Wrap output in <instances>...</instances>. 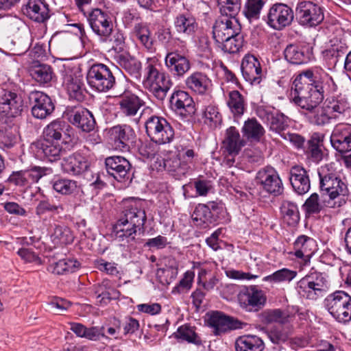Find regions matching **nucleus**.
Listing matches in <instances>:
<instances>
[{"label": "nucleus", "mask_w": 351, "mask_h": 351, "mask_svg": "<svg viewBox=\"0 0 351 351\" xmlns=\"http://www.w3.org/2000/svg\"><path fill=\"white\" fill-rule=\"evenodd\" d=\"M68 128L60 120L51 122L43 130V138L31 144L32 153L39 160L54 161L59 159L65 149L72 145Z\"/></svg>", "instance_id": "obj_1"}, {"label": "nucleus", "mask_w": 351, "mask_h": 351, "mask_svg": "<svg viewBox=\"0 0 351 351\" xmlns=\"http://www.w3.org/2000/svg\"><path fill=\"white\" fill-rule=\"evenodd\" d=\"M145 221V212L141 208L140 203L133 200L128 202L121 217L112 227L114 240L122 245H128L134 241L137 230L143 228Z\"/></svg>", "instance_id": "obj_2"}, {"label": "nucleus", "mask_w": 351, "mask_h": 351, "mask_svg": "<svg viewBox=\"0 0 351 351\" xmlns=\"http://www.w3.org/2000/svg\"><path fill=\"white\" fill-rule=\"evenodd\" d=\"M318 175L320 193L325 198L326 206L336 208L345 204V197L349 193L346 178L326 167H321Z\"/></svg>", "instance_id": "obj_3"}, {"label": "nucleus", "mask_w": 351, "mask_h": 351, "mask_svg": "<svg viewBox=\"0 0 351 351\" xmlns=\"http://www.w3.org/2000/svg\"><path fill=\"white\" fill-rule=\"evenodd\" d=\"M161 64L156 56L147 58L144 69L143 87L158 100L162 101L171 86L169 76L160 69Z\"/></svg>", "instance_id": "obj_4"}, {"label": "nucleus", "mask_w": 351, "mask_h": 351, "mask_svg": "<svg viewBox=\"0 0 351 351\" xmlns=\"http://www.w3.org/2000/svg\"><path fill=\"white\" fill-rule=\"evenodd\" d=\"M330 283L324 273L312 271L302 278L295 285L298 295L304 299L316 300L329 290Z\"/></svg>", "instance_id": "obj_5"}, {"label": "nucleus", "mask_w": 351, "mask_h": 351, "mask_svg": "<svg viewBox=\"0 0 351 351\" xmlns=\"http://www.w3.org/2000/svg\"><path fill=\"white\" fill-rule=\"evenodd\" d=\"M303 83L295 77L291 92V100L300 108L302 114L319 105L324 99V94L319 90L315 88L314 86Z\"/></svg>", "instance_id": "obj_6"}, {"label": "nucleus", "mask_w": 351, "mask_h": 351, "mask_svg": "<svg viewBox=\"0 0 351 351\" xmlns=\"http://www.w3.org/2000/svg\"><path fill=\"white\" fill-rule=\"evenodd\" d=\"M88 86L99 93H106L115 85L116 80L110 69L104 64L97 63L90 66L86 73Z\"/></svg>", "instance_id": "obj_7"}, {"label": "nucleus", "mask_w": 351, "mask_h": 351, "mask_svg": "<svg viewBox=\"0 0 351 351\" xmlns=\"http://www.w3.org/2000/svg\"><path fill=\"white\" fill-rule=\"evenodd\" d=\"M329 313L339 322L348 323L351 320V296L344 291H336L324 300Z\"/></svg>", "instance_id": "obj_8"}, {"label": "nucleus", "mask_w": 351, "mask_h": 351, "mask_svg": "<svg viewBox=\"0 0 351 351\" xmlns=\"http://www.w3.org/2000/svg\"><path fill=\"white\" fill-rule=\"evenodd\" d=\"M145 132L151 141L156 144L169 143L174 138V130L162 117L152 115L145 122Z\"/></svg>", "instance_id": "obj_9"}, {"label": "nucleus", "mask_w": 351, "mask_h": 351, "mask_svg": "<svg viewBox=\"0 0 351 351\" xmlns=\"http://www.w3.org/2000/svg\"><path fill=\"white\" fill-rule=\"evenodd\" d=\"M300 80L308 85L314 86L315 88L324 94V89L330 92L335 91L337 85L332 77L324 69L319 67H314L302 71L296 76Z\"/></svg>", "instance_id": "obj_10"}, {"label": "nucleus", "mask_w": 351, "mask_h": 351, "mask_svg": "<svg viewBox=\"0 0 351 351\" xmlns=\"http://www.w3.org/2000/svg\"><path fill=\"white\" fill-rule=\"evenodd\" d=\"M62 86L69 99L78 101L84 99V86L81 72L78 68L64 66L62 71Z\"/></svg>", "instance_id": "obj_11"}, {"label": "nucleus", "mask_w": 351, "mask_h": 351, "mask_svg": "<svg viewBox=\"0 0 351 351\" xmlns=\"http://www.w3.org/2000/svg\"><path fill=\"white\" fill-rule=\"evenodd\" d=\"M293 19L294 13L291 8L285 3H276L268 10L265 21L271 29L280 31L289 26Z\"/></svg>", "instance_id": "obj_12"}, {"label": "nucleus", "mask_w": 351, "mask_h": 351, "mask_svg": "<svg viewBox=\"0 0 351 351\" xmlns=\"http://www.w3.org/2000/svg\"><path fill=\"white\" fill-rule=\"evenodd\" d=\"M89 26L102 42H107L113 29V23L109 14L101 9H93L86 15Z\"/></svg>", "instance_id": "obj_13"}, {"label": "nucleus", "mask_w": 351, "mask_h": 351, "mask_svg": "<svg viewBox=\"0 0 351 351\" xmlns=\"http://www.w3.org/2000/svg\"><path fill=\"white\" fill-rule=\"evenodd\" d=\"M24 108V101L21 95L6 89L0 90L1 119H16L21 116Z\"/></svg>", "instance_id": "obj_14"}, {"label": "nucleus", "mask_w": 351, "mask_h": 351, "mask_svg": "<svg viewBox=\"0 0 351 351\" xmlns=\"http://www.w3.org/2000/svg\"><path fill=\"white\" fill-rule=\"evenodd\" d=\"M296 12L300 24L308 27L318 25L324 19L321 6L311 1L300 2Z\"/></svg>", "instance_id": "obj_15"}, {"label": "nucleus", "mask_w": 351, "mask_h": 351, "mask_svg": "<svg viewBox=\"0 0 351 351\" xmlns=\"http://www.w3.org/2000/svg\"><path fill=\"white\" fill-rule=\"evenodd\" d=\"M241 32V25L235 16L221 15L215 22L213 36L217 43Z\"/></svg>", "instance_id": "obj_16"}, {"label": "nucleus", "mask_w": 351, "mask_h": 351, "mask_svg": "<svg viewBox=\"0 0 351 351\" xmlns=\"http://www.w3.org/2000/svg\"><path fill=\"white\" fill-rule=\"evenodd\" d=\"M266 300L263 291L254 285L245 287L239 295L241 306L248 312L258 311L265 305Z\"/></svg>", "instance_id": "obj_17"}, {"label": "nucleus", "mask_w": 351, "mask_h": 351, "mask_svg": "<svg viewBox=\"0 0 351 351\" xmlns=\"http://www.w3.org/2000/svg\"><path fill=\"white\" fill-rule=\"evenodd\" d=\"M51 171L48 168L34 166L27 169L13 171L8 181L16 186H27L38 182L42 177L50 173Z\"/></svg>", "instance_id": "obj_18"}, {"label": "nucleus", "mask_w": 351, "mask_h": 351, "mask_svg": "<svg viewBox=\"0 0 351 351\" xmlns=\"http://www.w3.org/2000/svg\"><path fill=\"white\" fill-rule=\"evenodd\" d=\"M349 47L346 40L335 37L330 40L326 49L322 51L323 59L329 69H333L342 57L346 56Z\"/></svg>", "instance_id": "obj_19"}, {"label": "nucleus", "mask_w": 351, "mask_h": 351, "mask_svg": "<svg viewBox=\"0 0 351 351\" xmlns=\"http://www.w3.org/2000/svg\"><path fill=\"white\" fill-rule=\"evenodd\" d=\"M218 210H220V213L224 218L227 213L222 206H218L215 202L209 204H198L191 216L194 224L200 228H208L213 221L214 214L215 213H218Z\"/></svg>", "instance_id": "obj_20"}, {"label": "nucleus", "mask_w": 351, "mask_h": 351, "mask_svg": "<svg viewBox=\"0 0 351 351\" xmlns=\"http://www.w3.org/2000/svg\"><path fill=\"white\" fill-rule=\"evenodd\" d=\"M256 182L268 193L279 195L283 190L281 179L276 171L270 167L261 169L256 174Z\"/></svg>", "instance_id": "obj_21"}, {"label": "nucleus", "mask_w": 351, "mask_h": 351, "mask_svg": "<svg viewBox=\"0 0 351 351\" xmlns=\"http://www.w3.org/2000/svg\"><path fill=\"white\" fill-rule=\"evenodd\" d=\"M165 64L169 71L176 77H183L191 68V62L187 56L178 51L168 52Z\"/></svg>", "instance_id": "obj_22"}, {"label": "nucleus", "mask_w": 351, "mask_h": 351, "mask_svg": "<svg viewBox=\"0 0 351 351\" xmlns=\"http://www.w3.org/2000/svg\"><path fill=\"white\" fill-rule=\"evenodd\" d=\"M332 147L341 154L351 151V125L339 123L333 128L330 135Z\"/></svg>", "instance_id": "obj_23"}, {"label": "nucleus", "mask_w": 351, "mask_h": 351, "mask_svg": "<svg viewBox=\"0 0 351 351\" xmlns=\"http://www.w3.org/2000/svg\"><path fill=\"white\" fill-rule=\"evenodd\" d=\"M109 134L115 149L121 151L128 150L130 145L136 139L134 130L127 124L113 126L110 129Z\"/></svg>", "instance_id": "obj_24"}, {"label": "nucleus", "mask_w": 351, "mask_h": 351, "mask_svg": "<svg viewBox=\"0 0 351 351\" xmlns=\"http://www.w3.org/2000/svg\"><path fill=\"white\" fill-rule=\"evenodd\" d=\"M208 325L214 329L215 335H220L228 330L241 328L242 323L233 317L226 315L219 311L207 313Z\"/></svg>", "instance_id": "obj_25"}, {"label": "nucleus", "mask_w": 351, "mask_h": 351, "mask_svg": "<svg viewBox=\"0 0 351 351\" xmlns=\"http://www.w3.org/2000/svg\"><path fill=\"white\" fill-rule=\"evenodd\" d=\"M29 99L33 104L32 115L37 119H43L50 115L54 110L55 106L51 99L40 91H32Z\"/></svg>", "instance_id": "obj_26"}, {"label": "nucleus", "mask_w": 351, "mask_h": 351, "mask_svg": "<svg viewBox=\"0 0 351 351\" xmlns=\"http://www.w3.org/2000/svg\"><path fill=\"white\" fill-rule=\"evenodd\" d=\"M171 108L182 117H187L195 112V104L190 95L184 90H175L170 98Z\"/></svg>", "instance_id": "obj_27"}, {"label": "nucleus", "mask_w": 351, "mask_h": 351, "mask_svg": "<svg viewBox=\"0 0 351 351\" xmlns=\"http://www.w3.org/2000/svg\"><path fill=\"white\" fill-rule=\"evenodd\" d=\"M130 37L150 53L155 51V40L149 25L145 22L135 23L130 32Z\"/></svg>", "instance_id": "obj_28"}, {"label": "nucleus", "mask_w": 351, "mask_h": 351, "mask_svg": "<svg viewBox=\"0 0 351 351\" xmlns=\"http://www.w3.org/2000/svg\"><path fill=\"white\" fill-rule=\"evenodd\" d=\"M67 119L70 123L81 129L83 132H89L94 130L95 121L93 114L82 106L68 110Z\"/></svg>", "instance_id": "obj_29"}, {"label": "nucleus", "mask_w": 351, "mask_h": 351, "mask_svg": "<svg viewBox=\"0 0 351 351\" xmlns=\"http://www.w3.org/2000/svg\"><path fill=\"white\" fill-rule=\"evenodd\" d=\"M244 79L251 84H260L263 74L261 64L256 56L247 54L243 58L241 66Z\"/></svg>", "instance_id": "obj_30"}, {"label": "nucleus", "mask_w": 351, "mask_h": 351, "mask_svg": "<svg viewBox=\"0 0 351 351\" xmlns=\"http://www.w3.org/2000/svg\"><path fill=\"white\" fill-rule=\"evenodd\" d=\"M22 10L29 19L37 23H44L50 17L49 5L45 0H28Z\"/></svg>", "instance_id": "obj_31"}, {"label": "nucleus", "mask_w": 351, "mask_h": 351, "mask_svg": "<svg viewBox=\"0 0 351 351\" xmlns=\"http://www.w3.org/2000/svg\"><path fill=\"white\" fill-rule=\"evenodd\" d=\"M107 172L119 182L128 178L131 169L130 162L122 156H113L108 157L105 161Z\"/></svg>", "instance_id": "obj_32"}, {"label": "nucleus", "mask_w": 351, "mask_h": 351, "mask_svg": "<svg viewBox=\"0 0 351 351\" xmlns=\"http://www.w3.org/2000/svg\"><path fill=\"white\" fill-rule=\"evenodd\" d=\"M258 116L266 121L271 130L279 134L282 136L283 132H287L289 125V119L283 114L273 112L271 110L260 108L257 110Z\"/></svg>", "instance_id": "obj_33"}, {"label": "nucleus", "mask_w": 351, "mask_h": 351, "mask_svg": "<svg viewBox=\"0 0 351 351\" xmlns=\"http://www.w3.org/2000/svg\"><path fill=\"white\" fill-rule=\"evenodd\" d=\"M61 166L64 173L71 176H80L87 171L89 162L84 156L75 153L64 158Z\"/></svg>", "instance_id": "obj_34"}, {"label": "nucleus", "mask_w": 351, "mask_h": 351, "mask_svg": "<svg viewBox=\"0 0 351 351\" xmlns=\"http://www.w3.org/2000/svg\"><path fill=\"white\" fill-rule=\"evenodd\" d=\"M285 58L293 64L308 62L313 56L312 49L308 46L290 44L284 50Z\"/></svg>", "instance_id": "obj_35"}, {"label": "nucleus", "mask_w": 351, "mask_h": 351, "mask_svg": "<svg viewBox=\"0 0 351 351\" xmlns=\"http://www.w3.org/2000/svg\"><path fill=\"white\" fill-rule=\"evenodd\" d=\"M316 241L306 235L299 236L293 243V254L297 258L306 262L316 251Z\"/></svg>", "instance_id": "obj_36"}, {"label": "nucleus", "mask_w": 351, "mask_h": 351, "mask_svg": "<svg viewBox=\"0 0 351 351\" xmlns=\"http://www.w3.org/2000/svg\"><path fill=\"white\" fill-rule=\"evenodd\" d=\"M289 180L293 190L298 195L306 193L311 188L308 174L300 166L293 167L289 172Z\"/></svg>", "instance_id": "obj_37"}, {"label": "nucleus", "mask_w": 351, "mask_h": 351, "mask_svg": "<svg viewBox=\"0 0 351 351\" xmlns=\"http://www.w3.org/2000/svg\"><path fill=\"white\" fill-rule=\"evenodd\" d=\"M144 104V101L137 95L125 93L119 96L117 105L119 112L125 117H134Z\"/></svg>", "instance_id": "obj_38"}, {"label": "nucleus", "mask_w": 351, "mask_h": 351, "mask_svg": "<svg viewBox=\"0 0 351 351\" xmlns=\"http://www.w3.org/2000/svg\"><path fill=\"white\" fill-rule=\"evenodd\" d=\"M19 128L14 119H0V143L6 148L16 143Z\"/></svg>", "instance_id": "obj_39"}, {"label": "nucleus", "mask_w": 351, "mask_h": 351, "mask_svg": "<svg viewBox=\"0 0 351 351\" xmlns=\"http://www.w3.org/2000/svg\"><path fill=\"white\" fill-rule=\"evenodd\" d=\"M211 84L212 81L208 75L200 71L192 73L185 80V85L187 88L199 95L206 93Z\"/></svg>", "instance_id": "obj_40"}, {"label": "nucleus", "mask_w": 351, "mask_h": 351, "mask_svg": "<svg viewBox=\"0 0 351 351\" xmlns=\"http://www.w3.org/2000/svg\"><path fill=\"white\" fill-rule=\"evenodd\" d=\"M174 27L178 34L193 36L198 29L195 18L190 13L179 14L174 19Z\"/></svg>", "instance_id": "obj_41"}, {"label": "nucleus", "mask_w": 351, "mask_h": 351, "mask_svg": "<svg viewBox=\"0 0 351 351\" xmlns=\"http://www.w3.org/2000/svg\"><path fill=\"white\" fill-rule=\"evenodd\" d=\"M323 141L324 135L315 132L307 142L306 154L313 162L318 163L324 158Z\"/></svg>", "instance_id": "obj_42"}, {"label": "nucleus", "mask_w": 351, "mask_h": 351, "mask_svg": "<svg viewBox=\"0 0 351 351\" xmlns=\"http://www.w3.org/2000/svg\"><path fill=\"white\" fill-rule=\"evenodd\" d=\"M236 351H263L265 343L256 335H246L238 337L235 341Z\"/></svg>", "instance_id": "obj_43"}, {"label": "nucleus", "mask_w": 351, "mask_h": 351, "mask_svg": "<svg viewBox=\"0 0 351 351\" xmlns=\"http://www.w3.org/2000/svg\"><path fill=\"white\" fill-rule=\"evenodd\" d=\"M222 143L223 147L230 155L237 154L244 145L239 131L234 127L226 130Z\"/></svg>", "instance_id": "obj_44"}, {"label": "nucleus", "mask_w": 351, "mask_h": 351, "mask_svg": "<svg viewBox=\"0 0 351 351\" xmlns=\"http://www.w3.org/2000/svg\"><path fill=\"white\" fill-rule=\"evenodd\" d=\"M303 115L310 123L317 126H324L333 119L326 106L322 107L319 105L306 111Z\"/></svg>", "instance_id": "obj_45"}, {"label": "nucleus", "mask_w": 351, "mask_h": 351, "mask_svg": "<svg viewBox=\"0 0 351 351\" xmlns=\"http://www.w3.org/2000/svg\"><path fill=\"white\" fill-rule=\"evenodd\" d=\"M120 66L125 71L132 77L140 80L141 74V62L128 53L121 54L117 57Z\"/></svg>", "instance_id": "obj_46"}, {"label": "nucleus", "mask_w": 351, "mask_h": 351, "mask_svg": "<svg viewBox=\"0 0 351 351\" xmlns=\"http://www.w3.org/2000/svg\"><path fill=\"white\" fill-rule=\"evenodd\" d=\"M29 74L33 80L41 85L49 84L55 76L52 67L46 64L32 66Z\"/></svg>", "instance_id": "obj_47"}, {"label": "nucleus", "mask_w": 351, "mask_h": 351, "mask_svg": "<svg viewBox=\"0 0 351 351\" xmlns=\"http://www.w3.org/2000/svg\"><path fill=\"white\" fill-rule=\"evenodd\" d=\"M325 106L333 119L338 118L349 109L347 99L341 95L328 97L325 101Z\"/></svg>", "instance_id": "obj_48"}, {"label": "nucleus", "mask_w": 351, "mask_h": 351, "mask_svg": "<svg viewBox=\"0 0 351 351\" xmlns=\"http://www.w3.org/2000/svg\"><path fill=\"white\" fill-rule=\"evenodd\" d=\"M244 137L251 142H258L265 134V130L256 119L245 121L242 128Z\"/></svg>", "instance_id": "obj_49"}, {"label": "nucleus", "mask_w": 351, "mask_h": 351, "mask_svg": "<svg viewBox=\"0 0 351 351\" xmlns=\"http://www.w3.org/2000/svg\"><path fill=\"white\" fill-rule=\"evenodd\" d=\"M79 267L80 263L77 260L66 258L51 263L48 271L56 275H63L76 271Z\"/></svg>", "instance_id": "obj_50"}, {"label": "nucleus", "mask_w": 351, "mask_h": 351, "mask_svg": "<svg viewBox=\"0 0 351 351\" xmlns=\"http://www.w3.org/2000/svg\"><path fill=\"white\" fill-rule=\"evenodd\" d=\"M280 211L285 223L291 226L298 224L300 221V213L295 203L287 200L283 201Z\"/></svg>", "instance_id": "obj_51"}, {"label": "nucleus", "mask_w": 351, "mask_h": 351, "mask_svg": "<svg viewBox=\"0 0 351 351\" xmlns=\"http://www.w3.org/2000/svg\"><path fill=\"white\" fill-rule=\"evenodd\" d=\"M226 103L234 116H241L243 114L245 101L239 91L236 90L228 91Z\"/></svg>", "instance_id": "obj_52"}, {"label": "nucleus", "mask_w": 351, "mask_h": 351, "mask_svg": "<svg viewBox=\"0 0 351 351\" xmlns=\"http://www.w3.org/2000/svg\"><path fill=\"white\" fill-rule=\"evenodd\" d=\"M174 335L177 339L186 341L189 343H194L197 346L202 343L200 337L196 332L195 327L189 324H184L180 326Z\"/></svg>", "instance_id": "obj_53"}, {"label": "nucleus", "mask_w": 351, "mask_h": 351, "mask_svg": "<svg viewBox=\"0 0 351 351\" xmlns=\"http://www.w3.org/2000/svg\"><path fill=\"white\" fill-rule=\"evenodd\" d=\"M51 238L55 245H67L73 242L74 236L68 227L55 225Z\"/></svg>", "instance_id": "obj_54"}, {"label": "nucleus", "mask_w": 351, "mask_h": 351, "mask_svg": "<svg viewBox=\"0 0 351 351\" xmlns=\"http://www.w3.org/2000/svg\"><path fill=\"white\" fill-rule=\"evenodd\" d=\"M163 167L167 171L178 176H184L189 171L187 165L182 163L178 154L163 158Z\"/></svg>", "instance_id": "obj_55"}, {"label": "nucleus", "mask_w": 351, "mask_h": 351, "mask_svg": "<svg viewBox=\"0 0 351 351\" xmlns=\"http://www.w3.org/2000/svg\"><path fill=\"white\" fill-rule=\"evenodd\" d=\"M297 271L287 268H282L276 271L273 274L265 276L263 280L269 282L271 284H278L282 282H290L297 276Z\"/></svg>", "instance_id": "obj_56"}, {"label": "nucleus", "mask_w": 351, "mask_h": 351, "mask_svg": "<svg viewBox=\"0 0 351 351\" xmlns=\"http://www.w3.org/2000/svg\"><path fill=\"white\" fill-rule=\"evenodd\" d=\"M202 119L205 124L212 128H215L221 125L222 116L217 106L213 104L208 105L203 110Z\"/></svg>", "instance_id": "obj_57"}, {"label": "nucleus", "mask_w": 351, "mask_h": 351, "mask_svg": "<svg viewBox=\"0 0 351 351\" xmlns=\"http://www.w3.org/2000/svg\"><path fill=\"white\" fill-rule=\"evenodd\" d=\"M265 4L264 0H246L243 10V14L250 21L258 20Z\"/></svg>", "instance_id": "obj_58"}, {"label": "nucleus", "mask_w": 351, "mask_h": 351, "mask_svg": "<svg viewBox=\"0 0 351 351\" xmlns=\"http://www.w3.org/2000/svg\"><path fill=\"white\" fill-rule=\"evenodd\" d=\"M54 191L62 195H71L77 191V182L69 179L59 178L52 181Z\"/></svg>", "instance_id": "obj_59"}, {"label": "nucleus", "mask_w": 351, "mask_h": 351, "mask_svg": "<svg viewBox=\"0 0 351 351\" xmlns=\"http://www.w3.org/2000/svg\"><path fill=\"white\" fill-rule=\"evenodd\" d=\"M324 206H326V203H321L319 201V197L317 193H314L306 199L304 204L302 206V208L306 216L310 217L314 215L319 214Z\"/></svg>", "instance_id": "obj_60"}, {"label": "nucleus", "mask_w": 351, "mask_h": 351, "mask_svg": "<svg viewBox=\"0 0 351 351\" xmlns=\"http://www.w3.org/2000/svg\"><path fill=\"white\" fill-rule=\"evenodd\" d=\"M261 320L264 324H272L275 322L284 324L287 320V314L280 309H267L260 315Z\"/></svg>", "instance_id": "obj_61"}, {"label": "nucleus", "mask_w": 351, "mask_h": 351, "mask_svg": "<svg viewBox=\"0 0 351 351\" xmlns=\"http://www.w3.org/2000/svg\"><path fill=\"white\" fill-rule=\"evenodd\" d=\"M195 277V272L191 270H187L183 274V277L179 281L171 291L172 294H181L187 293L193 286Z\"/></svg>", "instance_id": "obj_62"}, {"label": "nucleus", "mask_w": 351, "mask_h": 351, "mask_svg": "<svg viewBox=\"0 0 351 351\" xmlns=\"http://www.w3.org/2000/svg\"><path fill=\"white\" fill-rule=\"evenodd\" d=\"M221 15L236 16L241 8V0H217Z\"/></svg>", "instance_id": "obj_63"}, {"label": "nucleus", "mask_w": 351, "mask_h": 351, "mask_svg": "<svg viewBox=\"0 0 351 351\" xmlns=\"http://www.w3.org/2000/svg\"><path fill=\"white\" fill-rule=\"evenodd\" d=\"M221 45L222 49L229 53H237L243 45V38L241 32L236 34L235 36L227 38V40L219 43Z\"/></svg>", "instance_id": "obj_64"}]
</instances>
